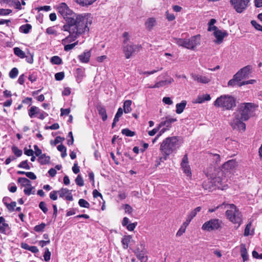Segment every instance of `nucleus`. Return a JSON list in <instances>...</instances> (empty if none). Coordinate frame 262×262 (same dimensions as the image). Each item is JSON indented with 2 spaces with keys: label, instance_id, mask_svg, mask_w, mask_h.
<instances>
[{
  "label": "nucleus",
  "instance_id": "nucleus-1",
  "mask_svg": "<svg viewBox=\"0 0 262 262\" xmlns=\"http://www.w3.org/2000/svg\"><path fill=\"white\" fill-rule=\"evenodd\" d=\"M58 13L67 22L64 26H74L83 28L90 27L93 21V17L89 13L77 14L71 10L66 3H59L56 6Z\"/></svg>",
  "mask_w": 262,
  "mask_h": 262
},
{
  "label": "nucleus",
  "instance_id": "nucleus-2",
  "mask_svg": "<svg viewBox=\"0 0 262 262\" xmlns=\"http://www.w3.org/2000/svg\"><path fill=\"white\" fill-rule=\"evenodd\" d=\"M89 28L90 27H88L86 26L83 28L80 27L79 26H63L62 30L67 31L69 33V35L61 40V43L64 46V50L67 52L73 49L76 45H78V41L71 44L67 43L74 41L80 35L89 32Z\"/></svg>",
  "mask_w": 262,
  "mask_h": 262
},
{
  "label": "nucleus",
  "instance_id": "nucleus-3",
  "mask_svg": "<svg viewBox=\"0 0 262 262\" xmlns=\"http://www.w3.org/2000/svg\"><path fill=\"white\" fill-rule=\"evenodd\" d=\"M254 105L251 103H243L239 112L235 114L234 118L231 122V125L234 129L244 131L246 129V124L244 121L248 120L250 116L254 111Z\"/></svg>",
  "mask_w": 262,
  "mask_h": 262
},
{
  "label": "nucleus",
  "instance_id": "nucleus-4",
  "mask_svg": "<svg viewBox=\"0 0 262 262\" xmlns=\"http://www.w3.org/2000/svg\"><path fill=\"white\" fill-rule=\"evenodd\" d=\"M181 146L179 138L176 136L167 137L161 143L160 150L164 155V160H166L167 157L177 150Z\"/></svg>",
  "mask_w": 262,
  "mask_h": 262
},
{
  "label": "nucleus",
  "instance_id": "nucleus-5",
  "mask_svg": "<svg viewBox=\"0 0 262 262\" xmlns=\"http://www.w3.org/2000/svg\"><path fill=\"white\" fill-rule=\"evenodd\" d=\"M225 209H226L225 215L226 218L238 228L243 222V215L237 207L233 204L226 203Z\"/></svg>",
  "mask_w": 262,
  "mask_h": 262
},
{
  "label": "nucleus",
  "instance_id": "nucleus-6",
  "mask_svg": "<svg viewBox=\"0 0 262 262\" xmlns=\"http://www.w3.org/2000/svg\"><path fill=\"white\" fill-rule=\"evenodd\" d=\"M213 105L222 111L232 110L236 106V99L230 95H222L216 99Z\"/></svg>",
  "mask_w": 262,
  "mask_h": 262
},
{
  "label": "nucleus",
  "instance_id": "nucleus-7",
  "mask_svg": "<svg viewBox=\"0 0 262 262\" xmlns=\"http://www.w3.org/2000/svg\"><path fill=\"white\" fill-rule=\"evenodd\" d=\"M222 221L218 219H212L205 222L202 226V229L207 232L217 230L221 228Z\"/></svg>",
  "mask_w": 262,
  "mask_h": 262
},
{
  "label": "nucleus",
  "instance_id": "nucleus-8",
  "mask_svg": "<svg viewBox=\"0 0 262 262\" xmlns=\"http://www.w3.org/2000/svg\"><path fill=\"white\" fill-rule=\"evenodd\" d=\"M141 46L140 45L126 44L123 45V52L127 59L140 51Z\"/></svg>",
  "mask_w": 262,
  "mask_h": 262
},
{
  "label": "nucleus",
  "instance_id": "nucleus-9",
  "mask_svg": "<svg viewBox=\"0 0 262 262\" xmlns=\"http://www.w3.org/2000/svg\"><path fill=\"white\" fill-rule=\"evenodd\" d=\"M230 2L235 11L241 13L247 8L249 0H230Z\"/></svg>",
  "mask_w": 262,
  "mask_h": 262
},
{
  "label": "nucleus",
  "instance_id": "nucleus-10",
  "mask_svg": "<svg viewBox=\"0 0 262 262\" xmlns=\"http://www.w3.org/2000/svg\"><path fill=\"white\" fill-rule=\"evenodd\" d=\"M187 49L190 50H194V49L201 44V38L200 35L192 36L189 39H187Z\"/></svg>",
  "mask_w": 262,
  "mask_h": 262
},
{
  "label": "nucleus",
  "instance_id": "nucleus-11",
  "mask_svg": "<svg viewBox=\"0 0 262 262\" xmlns=\"http://www.w3.org/2000/svg\"><path fill=\"white\" fill-rule=\"evenodd\" d=\"M181 166L183 172L186 174V176L188 177H191V172L190 166L188 164V159L187 155H184L183 157Z\"/></svg>",
  "mask_w": 262,
  "mask_h": 262
},
{
  "label": "nucleus",
  "instance_id": "nucleus-12",
  "mask_svg": "<svg viewBox=\"0 0 262 262\" xmlns=\"http://www.w3.org/2000/svg\"><path fill=\"white\" fill-rule=\"evenodd\" d=\"M213 35L216 38L214 41L217 44H220L222 42L224 38L228 35V33L225 30H221L218 29L215 31L213 32Z\"/></svg>",
  "mask_w": 262,
  "mask_h": 262
},
{
  "label": "nucleus",
  "instance_id": "nucleus-13",
  "mask_svg": "<svg viewBox=\"0 0 262 262\" xmlns=\"http://www.w3.org/2000/svg\"><path fill=\"white\" fill-rule=\"evenodd\" d=\"M58 194L60 198H65L66 200L72 201L73 200L72 194L70 190L67 188H61L58 191Z\"/></svg>",
  "mask_w": 262,
  "mask_h": 262
},
{
  "label": "nucleus",
  "instance_id": "nucleus-14",
  "mask_svg": "<svg viewBox=\"0 0 262 262\" xmlns=\"http://www.w3.org/2000/svg\"><path fill=\"white\" fill-rule=\"evenodd\" d=\"M211 100V97L209 94H200L194 100L193 102L195 103H203L205 101H208Z\"/></svg>",
  "mask_w": 262,
  "mask_h": 262
},
{
  "label": "nucleus",
  "instance_id": "nucleus-15",
  "mask_svg": "<svg viewBox=\"0 0 262 262\" xmlns=\"http://www.w3.org/2000/svg\"><path fill=\"white\" fill-rule=\"evenodd\" d=\"M237 166L236 162L235 160H231L225 163L223 165V169L227 171H230L234 169Z\"/></svg>",
  "mask_w": 262,
  "mask_h": 262
},
{
  "label": "nucleus",
  "instance_id": "nucleus-16",
  "mask_svg": "<svg viewBox=\"0 0 262 262\" xmlns=\"http://www.w3.org/2000/svg\"><path fill=\"white\" fill-rule=\"evenodd\" d=\"M173 79L171 78H169L168 80H162L160 81H159L155 83L154 85L152 86H148V88H151V89H154V88H159L160 87H162L166 84H170L173 82Z\"/></svg>",
  "mask_w": 262,
  "mask_h": 262
},
{
  "label": "nucleus",
  "instance_id": "nucleus-17",
  "mask_svg": "<svg viewBox=\"0 0 262 262\" xmlns=\"http://www.w3.org/2000/svg\"><path fill=\"white\" fill-rule=\"evenodd\" d=\"M192 77L194 80L198 82H200L204 84L208 83L211 80L210 78L206 76L203 75H194Z\"/></svg>",
  "mask_w": 262,
  "mask_h": 262
},
{
  "label": "nucleus",
  "instance_id": "nucleus-18",
  "mask_svg": "<svg viewBox=\"0 0 262 262\" xmlns=\"http://www.w3.org/2000/svg\"><path fill=\"white\" fill-rule=\"evenodd\" d=\"M135 254L137 258L141 260V262H146L147 260V257L146 256V252L145 250H142L140 251L137 250Z\"/></svg>",
  "mask_w": 262,
  "mask_h": 262
},
{
  "label": "nucleus",
  "instance_id": "nucleus-19",
  "mask_svg": "<svg viewBox=\"0 0 262 262\" xmlns=\"http://www.w3.org/2000/svg\"><path fill=\"white\" fill-rule=\"evenodd\" d=\"M177 121L176 118H171L166 117V120L165 121H161L160 123V127H163L164 126H166L167 128L169 129V127H170V124L172 123H173Z\"/></svg>",
  "mask_w": 262,
  "mask_h": 262
},
{
  "label": "nucleus",
  "instance_id": "nucleus-20",
  "mask_svg": "<svg viewBox=\"0 0 262 262\" xmlns=\"http://www.w3.org/2000/svg\"><path fill=\"white\" fill-rule=\"evenodd\" d=\"M91 56V53L90 51L84 52L81 55L78 56V58L81 62L87 63L89 61Z\"/></svg>",
  "mask_w": 262,
  "mask_h": 262
},
{
  "label": "nucleus",
  "instance_id": "nucleus-21",
  "mask_svg": "<svg viewBox=\"0 0 262 262\" xmlns=\"http://www.w3.org/2000/svg\"><path fill=\"white\" fill-rule=\"evenodd\" d=\"M156 24V20L155 18H148L145 23V27L149 30H151Z\"/></svg>",
  "mask_w": 262,
  "mask_h": 262
},
{
  "label": "nucleus",
  "instance_id": "nucleus-22",
  "mask_svg": "<svg viewBox=\"0 0 262 262\" xmlns=\"http://www.w3.org/2000/svg\"><path fill=\"white\" fill-rule=\"evenodd\" d=\"M40 111V109L35 106H31L29 110V117L31 118L36 117L39 113Z\"/></svg>",
  "mask_w": 262,
  "mask_h": 262
},
{
  "label": "nucleus",
  "instance_id": "nucleus-23",
  "mask_svg": "<svg viewBox=\"0 0 262 262\" xmlns=\"http://www.w3.org/2000/svg\"><path fill=\"white\" fill-rule=\"evenodd\" d=\"M97 111L99 114L101 116L102 119L103 121H105L107 118L106 110L102 106H97Z\"/></svg>",
  "mask_w": 262,
  "mask_h": 262
},
{
  "label": "nucleus",
  "instance_id": "nucleus-24",
  "mask_svg": "<svg viewBox=\"0 0 262 262\" xmlns=\"http://www.w3.org/2000/svg\"><path fill=\"white\" fill-rule=\"evenodd\" d=\"M251 67L249 66H246L243 68L241 69L239 71L242 76L244 78L248 77V76L250 73Z\"/></svg>",
  "mask_w": 262,
  "mask_h": 262
},
{
  "label": "nucleus",
  "instance_id": "nucleus-25",
  "mask_svg": "<svg viewBox=\"0 0 262 262\" xmlns=\"http://www.w3.org/2000/svg\"><path fill=\"white\" fill-rule=\"evenodd\" d=\"M132 101L130 100H127L124 102L123 111L125 114L129 113L132 111Z\"/></svg>",
  "mask_w": 262,
  "mask_h": 262
},
{
  "label": "nucleus",
  "instance_id": "nucleus-26",
  "mask_svg": "<svg viewBox=\"0 0 262 262\" xmlns=\"http://www.w3.org/2000/svg\"><path fill=\"white\" fill-rule=\"evenodd\" d=\"M18 182L20 183L23 187H28V186H31V182L30 180H29L28 179L26 178H19L18 179Z\"/></svg>",
  "mask_w": 262,
  "mask_h": 262
},
{
  "label": "nucleus",
  "instance_id": "nucleus-27",
  "mask_svg": "<svg viewBox=\"0 0 262 262\" xmlns=\"http://www.w3.org/2000/svg\"><path fill=\"white\" fill-rule=\"evenodd\" d=\"M186 105V101H182L181 103L176 105V113L178 114L182 113Z\"/></svg>",
  "mask_w": 262,
  "mask_h": 262
},
{
  "label": "nucleus",
  "instance_id": "nucleus-28",
  "mask_svg": "<svg viewBox=\"0 0 262 262\" xmlns=\"http://www.w3.org/2000/svg\"><path fill=\"white\" fill-rule=\"evenodd\" d=\"M132 239V236L130 235L124 236L121 241L122 244L123 245V248L124 249H126L128 248V244L130 243Z\"/></svg>",
  "mask_w": 262,
  "mask_h": 262
},
{
  "label": "nucleus",
  "instance_id": "nucleus-29",
  "mask_svg": "<svg viewBox=\"0 0 262 262\" xmlns=\"http://www.w3.org/2000/svg\"><path fill=\"white\" fill-rule=\"evenodd\" d=\"M81 6H88L93 4L96 0H74Z\"/></svg>",
  "mask_w": 262,
  "mask_h": 262
},
{
  "label": "nucleus",
  "instance_id": "nucleus-30",
  "mask_svg": "<svg viewBox=\"0 0 262 262\" xmlns=\"http://www.w3.org/2000/svg\"><path fill=\"white\" fill-rule=\"evenodd\" d=\"M50 160L49 156H47L46 154H43L38 158V162L42 165L49 163Z\"/></svg>",
  "mask_w": 262,
  "mask_h": 262
},
{
  "label": "nucleus",
  "instance_id": "nucleus-31",
  "mask_svg": "<svg viewBox=\"0 0 262 262\" xmlns=\"http://www.w3.org/2000/svg\"><path fill=\"white\" fill-rule=\"evenodd\" d=\"M31 29V25L30 24H27L21 26L19 28V31L21 33L27 34L30 32Z\"/></svg>",
  "mask_w": 262,
  "mask_h": 262
},
{
  "label": "nucleus",
  "instance_id": "nucleus-32",
  "mask_svg": "<svg viewBox=\"0 0 262 262\" xmlns=\"http://www.w3.org/2000/svg\"><path fill=\"white\" fill-rule=\"evenodd\" d=\"M3 201L9 211L12 212L14 211V208L16 205V203L15 202H11V203H8L7 202H6L5 199H4Z\"/></svg>",
  "mask_w": 262,
  "mask_h": 262
},
{
  "label": "nucleus",
  "instance_id": "nucleus-33",
  "mask_svg": "<svg viewBox=\"0 0 262 262\" xmlns=\"http://www.w3.org/2000/svg\"><path fill=\"white\" fill-rule=\"evenodd\" d=\"M174 40V42L176 43L179 46L187 48V39L176 38Z\"/></svg>",
  "mask_w": 262,
  "mask_h": 262
},
{
  "label": "nucleus",
  "instance_id": "nucleus-34",
  "mask_svg": "<svg viewBox=\"0 0 262 262\" xmlns=\"http://www.w3.org/2000/svg\"><path fill=\"white\" fill-rule=\"evenodd\" d=\"M201 209V207H198L195 208L194 210L190 212V213L187 215V217L191 221L196 216L198 212L200 211Z\"/></svg>",
  "mask_w": 262,
  "mask_h": 262
},
{
  "label": "nucleus",
  "instance_id": "nucleus-35",
  "mask_svg": "<svg viewBox=\"0 0 262 262\" xmlns=\"http://www.w3.org/2000/svg\"><path fill=\"white\" fill-rule=\"evenodd\" d=\"M15 55L20 58H24L25 57V53L20 48L15 47L13 49Z\"/></svg>",
  "mask_w": 262,
  "mask_h": 262
},
{
  "label": "nucleus",
  "instance_id": "nucleus-36",
  "mask_svg": "<svg viewBox=\"0 0 262 262\" xmlns=\"http://www.w3.org/2000/svg\"><path fill=\"white\" fill-rule=\"evenodd\" d=\"M222 179L219 177H216L213 180V183L214 184V186L217 187L219 189H224V188H222Z\"/></svg>",
  "mask_w": 262,
  "mask_h": 262
},
{
  "label": "nucleus",
  "instance_id": "nucleus-37",
  "mask_svg": "<svg viewBox=\"0 0 262 262\" xmlns=\"http://www.w3.org/2000/svg\"><path fill=\"white\" fill-rule=\"evenodd\" d=\"M241 256L244 261L248 259V255L245 246H242L241 249Z\"/></svg>",
  "mask_w": 262,
  "mask_h": 262
},
{
  "label": "nucleus",
  "instance_id": "nucleus-38",
  "mask_svg": "<svg viewBox=\"0 0 262 262\" xmlns=\"http://www.w3.org/2000/svg\"><path fill=\"white\" fill-rule=\"evenodd\" d=\"M10 229L9 226L7 223L0 225V233L7 234Z\"/></svg>",
  "mask_w": 262,
  "mask_h": 262
},
{
  "label": "nucleus",
  "instance_id": "nucleus-39",
  "mask_svg": "<svg viewBox=\"0 0 262 262\" xmlns=\"http://www.w3.org/2000/svg\"><path fill=\"white\" fill-rule=\"evenodd\" d=\"M78 204L80 207L86 208H89L90 206L89 203L83 199H80L79 200Z\"/></svg>",
  "mask_w": 262,
  "mask_h": 262
},
{
  "label": "nucleus",
  "instance_id": "nucleus-40",
  "mask_svg": "<svg viewBox=\"0 0 262 262\" xmlns=\"http://www.w3.org/2000/svg\"><path fill=\"white\" fill-rule=\"evenodd\" d=\"M121 132L122 134L125 135L127 137H133L135 135L134 132H133L128 128L123 129Z\"/></svg>",
  "mask_w": 262,
  "mask_h": 262
},
{
  "label": "nucleus",
  "instance_id": "nucleus-41",
  "mask_svg": "<svg viewBox=\"0 0 262 262\" xmlns=\"http://www.w3.org/2000/svg\"><path fill=\"white\" fill-rule=\"evenodd\" d=\"M226 204V203L224 202L223 204H222L221 205L216 206V207H214L213 208H212L209 209L208 211L209 212H213L215 211L218 209H222V210H224L225 209Z\"/></svg>",
  "mask_w": 262,
  "mask_h": 262
},
{
  "label": "nucleus",
  "instance_id": "nucleus-42",
  "mask_svg": "<svg viewBox=\"0 0 262 262\" xmlns=\"http://www.w3.org/2000/svg\"><path fill=\"white\" fill-rule=\"evenodd\" d=\"M51 61L53 64H60L62 62V60L59 57L57 56H54L51 58Z\"/></svg>",
  "mask_w": 262,
  "mask_h": 262
},
{
  "label": "nucleus",
  "instance_id": "nucleus-43",
  "mask_svg": "<svg viewBox=\"0 0 262 262\" xmlns=\"http://www.w3.org/2000/svg\"><path fill=\"white\" fill-rule=\"evenodd\" d=\"M18 74V69L16 68H13L9 72V77L11 78H15Z\"/></svg>",
  "mask_w": 262,
  "mask_h": 262
},
{
  "label": "nucleus",
  "instance_id": "nucleus-44",
  "mask_svg": "<svg viewBox=\"0 0 262 262\" xmlns=\"http://www.w3.org/2000/svg\"><path fill=\"white\" fill-rule=\"evenodd\" d=\"M12 150L14 154V155L17 157H20L22 155V154H23L22 150L18 149L16 146H13L12 147Z\"/></svg>",
  "mask_w": 262,
  "mask_h": 262
},
{
  "label": "nucleus",
  "instance_id": "nucleus-45",
  "mask_svg": "<svg viewBox=\"0 0 262 262\" xmlns=\"http://www.w3.org/2000/svg\"><path fill=\"white\" fill-rule=\"evenodd\" d=\"M46 226V225L45 223H41L40 225L35 226L34 230L37 232L43 231Z\"/></svg>",
  "mask_w": 262,
  "mask_h": 262
},
{
  "label": "nucleus",
  "instance_id": "nucleus-46",
  "mask_svg": "<svg viewBox=\"0 0 262 262\" xmlns=\"http://www.w3.org/2000/svg\"><path fill=\"white\" fill-rule=\"evenodd\" d=\"M46 33L50 35H57V31L55 29L54 27H50L46 29Z\"/></svg>",
  "mask_w": 262,
  "mask_h": 262
},
{
  "label": "nucleus",
  "instance_id": "nucleus-47",
  "mask_svg": "<svg viewBox=\"0 0 262 262\" xmlns=\"http://www.w3.org/2000/svg\"><path fill=\"white\" fill-rule=\"evenodd\" d=\"M18 167L19 168H24L26 169H30V167L29 166V165L28 163L27 160L23 161L21 162H20L19 164V165H18Z\"/></svg>",
  "mask_w": 262,
  "mask_h": 262
},
{
  "label": "nucleus",
  "instance_id": "nucleus-48",
  "mask_svg": "<svg viewBox=\"0 0 262 262\" xmlns=\"http://www.w3.org/2000/svg\"><path fill=\"white\" fill-rule=\"evenodd\" d=\"M51 255V252H50L49 249L46 248L45 249V252L43 254L44 260L46 261H48L50 259Z\"/></svg>",
  "mask_w": 262,
  "mask_h": 262
},
{
  "label": "nucleus",
  "instance_id": "nucleus-49",
  "mask_svg": "<svg viewBox=\"0 0 262 262\" xmlns=\"http://www.w3.org/2000/svg\"><path fill=\"white\" fill-rule=\"evenodd\" d=\"M76 184L79 186H82L84 185V182L82 177L80 175H78L75 179Z\"/></svg>",
  "mask_w": 262,
  "mask_h": 262
},
{
  "label": "nucleus",
  "instance_id": "nucleus-50",
  "mask_svg": "<svg viewBox=\"0 0 262 262\" xmlns=\"http://www.w3.org/2000/svg\"><path fill=\"white\" fill-rule=\"evenodd\" d=\"M251 24L255 29L262 32V26L257 23L255 20H252Z\"/></svg>",
  "mask_w": 262,
  "mask_h": 262
},
{
  "label": "nucleus",
  "instance_id": "nucleus-51",
  "mask_svg": "<svg viewBox=\"0 0 262 262\" xmlns=\"http://www.w3.org/2000/svg\"><path fill=\"white\" fill-rule=\"evenodd\" d=\"M39 207L45 213H46L48 210L46 207V204L44 202H40Z\"/></svg>",
  "mask_w": 262,
  "mask_h": 262
},
{
  "label": "nucleus",
  "instance_id": "nucleus-52",
  "mask_svg": "<svg viewBox=\"0 0 262 262\" xmlns=\"http://www.w3.org/2000/svg\"><path fill=\"white\" fill-rule=\"evenodd\" d=\"M58 194V191H52L50 193V198L52 200H56L57 199V195Z\"/></svg>",
  "mask_w": 262,
  "mask_h": 262
},
{
  "label": "nucleus",
  "instance_id": "nucleus-53",
  "mask_svg": "<svg viewBox=\"0 0 262 262\" xmlns=\"http://www.w3.org/2000/svg\"><path fill=\"white\" fill-rule=\"evenodd\" d=\"M162 127H160V124L158 126L154 128L152 130L149 131L148 134L150 136H154Z\"/></svg>",
  "mask_w": 262,
  "mask_h": 262
},
{
  "label": "nucleus",
  "instance_id": "nucleus-54",
  "mask_svg": "<svg viewBox=\"0 0 262 262\" xmlns=\"http://www.w3.org/2000/svg\"><path fill=\"white\" fill-rule=\"evenodd\" d=\"M123 37L124 38L123 43L124 45H125L127 43L128 41H129L130 39V35L129 33L127 32H125L123 34Z\"/></svg>",
  "mask_w": 262,
  "mask_h": 262
},
{
  "label": "nucleus",
  "instance_id": "nucleus-55",
  "mask_svg": "<svg viewBox=\"0 0 262 262\" xmlns=\"http://www.w3.org/2000/svg\"><path fill=\"white\" fill-rule=\"evenodd\" d=\"M33 188H34L33 187H32L31 185L30 187L29 186L26 187L24 189V192L25 193V194L29 195L31 193H34V192H32V191Z\"/></svg>",
  "mask_w": 262,
  "mask_h": 262
},
{
  "label": "nucleus",
  "instance_id": "nucleus-56",
  "mask_svg": "<svg viewBox=\"0 0 262 262\" xmlns=\"http://www.w3.org/2000/svg\"><path fill=\"white\" fill-rule=\"evenodd\" d=\"M10 7H14L15 9L20 10L21 9V4L18 1L13 0V3L12 5H9Z\"/></svg>",
  "mask_w": 262,
  "mask_h": 262
},
{
  "label": "nucleus",
  "instance_id": "nucleus-57",
  "mask_svg": "<svg viewBox=\"0 0 262 262\" xmlns=\"http://www.w3.org/2000/svg\"><path fill=\"white\" fill-rule=\"evenodd\" d=\"M12 12V10L8 9H0V15H7Z\"/></svg>",
  "mask_w": 262,
  "mask_h": 262
},
{
  "label": "nucleus",
  "instance_id": "nucleus-58",
  "mask_svg": "<svg viewBox=\"0 0 262 262\" xmlns=\"http://www.w3.org/2000/svg\"><path fill=\"white\" fill-rule=\"evenodd\" d=\"M251 227V223H249L247 225L244 232L245 236H248L250 234V229Z\"/></svg>",
  "mask_w": 262,
  "mask_h": 262
},
{
  "label": "nucleus",
  "instance_id": "nucleus-59",
  "mask_svg": "<svg viewBox=\"0 0 262 262\" xmlns=\"http://www.w3.org/2000/svg\"><path fill=\"white\" fill-rule=\"evenodd\" d=\"M137 225V223H136V222L134 223L129 224L128 225H127L126 226L127 229L128 231H132L135 229Z\"/></svg>",
  "mask_w": 262,
  "mask_h": 262
},
{
  "label": "nucleus",
  "instance_id": "nucleus-60",
  "mask_svg": "<svg viewBox=\"0 0 262 262\" xmlns=\"http://www.w3.org/2000/svg\"><path fill=\"white\" fill-rule=\"evenodd\" d=\"M64 76L63 72H59L55 74V78L56 80H61L63 79Z\"/></svg>",
  "mask_w": 262,
  "mask_h": 262
},
{
  "label": "nucleus",
  "instance_id": "nucleus-61",
  "mask_svg": "<svg viewBox=\"0 0 262 262\" xmlns=\"http://www.w3.org/2000/svg\"><path fill=\"white\" fill-rule=\"evenodd\" d=\"M233 77L234 79H235L237 82L241 81L242 79H244L243 77L242 76L239 71H238L234 76Z\"/></svg>",
  "mask_w": 262,
  "mask_h": 262
},
{
  "label": "nucleus",
  "instance_id": "nucleus-62",
  "mask_svg": "<svg viewBox=\"0 0 262 262\" xmlns=\"http://www.w3.org/2000/svg\"><path fill=\"white\" fill-rule=\"evenodd\" d=\"M162 101L166 104L171 105L173 103V101L171 100L170 98L165 97L163 98Z\"/></svg>",
  "mask_w": 262,
  "mask_h": 262
},
{
  "label": "nucleus",
  "instance_id": "nucleus-63",
  "mask_svg": "<svg viewBox=\"0 0 262 262\" xmlns=\"http://www.w3.org/2000/svg\"><path fill=\"white\" fill-rule=\"evenodd\" d=\"M13 3V0H0V4L2 5H6L9 6Z\"/></svg>",
  "mask_w": 262,
  "mask_h": 262
},
{
  "label": "nucleus",
  "instance_id": "nucleus-64",
  "mask_svg": "<svg viewBox=\"0 0 262 262\" xmlns=\"http://www.w3.org/2000/svg\"><path fill=\"white\" fill-rule=\"evenodd\" d=\"M26 176L31 180H35L36 179V176L32 172H27Z\"/></svg>",
  "mask_w": 262,
  "mask_h": 262
}]
</instances>
